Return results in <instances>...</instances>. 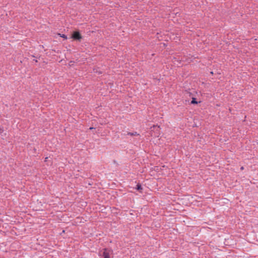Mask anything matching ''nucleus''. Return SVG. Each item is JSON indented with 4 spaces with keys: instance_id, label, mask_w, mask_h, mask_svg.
<instances>
[{
    "instance_id": "nucleus-6",
    "label": "nucleus",
    "mask_w": 258,
    "mask_h": 258,
    "mask_svg": "<svg viewBox=\"0 0 258 258\" xmlns=\"http://www.w3.org/2000/svg\"><path fill=\"white\" fill-rule=\"evenodd\" d=\"M191 104H198V102L196 100V99L195 98H192V100L191 101Z\"/></svg>"
},
{
    "instance_id": "nucleus-4",
    "label": "nucleus",
    "mask_w": 258,
    "mask_h": 258,
    "mask_svg": "<svg viewBox=\"0 0 258 258\" xmlns=\"http://www.w3.org/2000/svg\"><path fill=\"white\" fill-rule=\"evenodd\" d=\"M127 135H130V136H139V134H138L137 132H133V133L129 132V133H127Z\"/></svg>"
},
{
    "instance_id": "nucleus-3",
    "label": "nucleus",
    "mask_w": 258,
    "mask_h": 258,
    "mask_svg": "<svg viewBox=\"0 0 258 258\" xmlns=\"http://www.w3.org/2000/svg\"><path fill=\"white\" fill-rule=\"evenodd\" d=\"M72 38L75 40H80L82 39V36L78 31H75L72 34Z\"/></svg>"
},
{
    "instance_id": "nucleus-8",
    "label": "nucleus",
    "mask_w": 258,
    "mask_h": 258,
    "mask_svg": "<svg viewBox=\"0 0 258 258\" xmlns=\"http://www.w3.org/2000/svg\"><path fill=\"white\" fill-rule=\"evenodd\" d=\"M93 128H94V127H90V130H93Z\"/></svg>"
},
{
    "instance_id": "nucleus-5",
    "label": "nucleus",
    "mask_w": 258,
    "mask_h": 258,
    "mask_svg": "<svg viewBox=\"0 0 258 258\" xmlns=\"http://www.w3.org/2000/svg\"><path fill=\"white\" fill-rule=\"evenodd\" d=\"M136 189L138 190H140L142 189V185L141 184L138 183L137 185Z\"/></svg>"
},
{
    "instance_id": "nucleus-7",
    "label": "nucleus",
    "mask_w": 258,
    "mask_h": 258,
    "mask_svg": "<svg viewBox=\"0 0 258 258\" xmlns=\"http://www.w3.org/2000/svg\"><path fill=\"white\" fill-rule=\"evenodd\" d=\"M59 36H60L61 37H62V38H64V39H67V38H67V36L65 34H59Z\"/></svg>"
},
{
    "instance_id": "nucleus-9",
    "label": "nucleus",
    "mask_w": 258,
    "mask_h": 258,
    "mask_svg": "<svg viewBox=\"0 0 258 258\" xmlns=\"http://www.w3.org/2000/svg\"><path fill=\"white\" fill-rule=\"evenodd\" d=\"M241 169H243V167H241Z\"/></svg>"
},
{
    "instance_id": "nucleus-1",
    "label": "nucleus",
    "mask_w": 258,
    "mask_h": 258,
    "mask_svg": "<svg viewBox=\"0 0 258 258\" xmlns=\"http://www.w3.org/2000/svg\"><path fill=\"white\" fill-rule=\"evenodd\" d=\"M112 254L113 250L112 249H109L108 248H104L103 249L102 256L104 258H112L113 257L112 256Z\"/></svg>"
},
{
    "instance_id": "nucleus-2",
    "label": "nucleus",
    "mask_w": 258,
    "mask_h": 258,
    "mask_svg": "<svg viewBox=\"0 0 258 258\" xmlns=\"http://www.w3.org/2000/svg\"><path fill=\"white\" fill-rule=\"evenodd\" d=\"M151 136L154 137H158L160 134L159 126L157 125H153L151 127Z\"/></svg>"
}]
</instances>
